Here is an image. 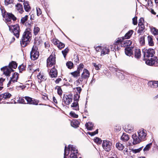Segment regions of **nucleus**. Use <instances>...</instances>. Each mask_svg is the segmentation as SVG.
<instances>
[{"label": "nucleus", "mask_w": 158, "mask_h": 158, "mask_svg": "<svg viewBox=\"0 0 158 158\" xmlns=\"http://www.w3.org/2000/svg\"><path fill=\"white\" fill-rule=\"evenodd\" d=\"M30 31V29L27 28L23 35L21 41H20L21 45L23 47H26L30 41L31 36V32Z\"/></svg>", "instance_id": "f257e3e1"}, {"label": "nucleus", "mask_w": 158, "mask_h": 158, "mask_svg": "<svg viewBox=\"0 0 158 158\" xmlns=\"http://www.w3.org/2000/svg\"><path fill=\"white\" fill-rule=\"evenodd\" d=\"M89 76V71L86 69H84L81 76L79 78L77 82L78 83L86 84Z\"/></svg>", "instance_id": "f03ea898"}, {"label": "nucleus", "mask_w": 158, "mask_h": 158, "mask_svg": "<svg viewBox=\"0 0 158 158\" xmlns=\"http://www.w3.org/2000/svg\"><path fill=\"white\" fill-rule=\"evenodd\" d=\"M70 150L71 151V153L77 154L78 153V150L75 146L70 144L68 145L67 148L66 146H65L64 148V158H66L65 156L68 155L69 153V151Z\"/></svg>", "instance_id": "7ed1b4c3"}, {"label": "nucleus", "mask_w": 158, "mask_h": 158, "mask_svg": "<svg viewBox=\"0 0 158 158\" xmlns=\"http://www.w3.org/2000/svg\"><path fill=\"white\" fill-rule=\"evenodd\" d=\"M10 31L12 32L14 35L17 38L19 36L20 29L18 24H16L11 26H9Z\"/></svg>", "instance_id": "20e7f679"}, {"label": "nucleus", "mask_w": 158, "mask_h": 158, "mask_svg": "<svg viewBox=\"0 0 158 158\" xmlns=\"http://www.w3.org/2000/svg\"><path fill=\"white\" fill-rule=\"evenodd\" d=\"M30 58L31 60H35L38 59L39 55V53L38 51V47L34 45L32 48L30 53Z\"/></svg>", "instance_id": "39448f33"}, {"label": "nucleus", "mask_w": 158, "mask_h": 158, "mask_svg": "<svg viewBox=\"0 0 158 158\" xmlns=\"http://www.w3.org/2000/svg\"><path fill=\"white\" fill-rule=\"evenodd\" d=\"M143 57L144 58L152 57L155 53L154 50L152 48H144L142 50Z\"/></svg>", "instance_id": "423d86ee"}, {"label": "nucleus", "mask_w": 158, "mask_h": 158, "mask_svg": "<svg viewBox=\"0 0 158 158\" xmlns=\"http://www.w3.org/2000/svg\"><path fill=\"white\" fill-rule=\"evenodd\" d=\"M102 146L103 148L107 152H109L112 147V143L107 140L103 141Z\"/></svg>", "instance_id": "0eeeda50"}, {"label": "nucleus", "mask_w": 158, "mask_h": 158, "mask_svg": "<svg viewBox=\"0 0 158 158\" xmlns=\"http://www.w3.org/2000/svg\"><path fill=\"white\" fill-rule=\"evenodd\" d=\"M146 63L149 65L157 66H158V59L156 57H154L153 58L149 59L146 60Z\"/></svg>", "instance_id": "6e6552de"}, {"label": "nucleus", "mask_w": 158, "mask_h": 158, "mask_svg": "<svg viewBox=\"0 0 158 158\" xmlns=\"http://www.w3.org/2000/svg\"><path fill=\"white\" fill-rule=\"evenodd\" d=\"M56 63L55 57L53 56L50 55L47 60V66L48 68L54 65Z\"/></svg>", "instance_id": "1a4fd4ad"}, {"label": "nucleus", "mask_w": 158, "mask_h": 158, "mask_svg": "<svg viewBox=\"0 0 158 158\" xmlns=\"http://www.w3.org/2000/svg\"><path fill=\"white\" fill-rule=\"evenodd\" d=\"M72 96L71 95L69 94L68 95L64 94L63 98L62 100L65 104L68 105L72 102Z\"/></svg>", "instance_id": "9d476101"}, {"label": "nucleus", "mask_w": 158, "mask_h": 158, "mask_svg": "<svg viewBox=\"0 0 158 158\" xmlns=\"http://www.w3.org/2000/svg\"><path fill=\"white\" fill-rule=\"evenodd\" d=\"M23 98L26 100L27 104L35 105H38V102L37 100L28 96H25Z\"/></svg>", "instance_id": "9b49d317"}, {"label": "nucleus", "mask_w": 158, "mask_h": 158, "mask_svg": "<svg viewBox=\"0 0 158 158\" xmlns=\"http://www.w3.org/2000/svg\"><path fill=\"white\" fill-rule=\"evenodd\" d=\"M1 69L3 72V74L6 76H9L11 73L14 71V70L12 69L7 66L3 67L1 68Z\"/></svg>", "instance_id": "f8f14e48"}, {"label": "nucleus", "mask_w": 158, "mask_h": 158, "mask_svg": "<svg viewBox=\"0 0 158 158\" xmlns=\"http://www.w3.org/2000/svg\"><path fill=\"white\" fill-rule=\"evenodd\" d=\"M138 134L139 137L141 140H144L146 139L147 134L146 130L142 129H140L138 131Z\"/></svg>", "instance_id": "ddd939ff"}, {"label": "nucleus", "mask_w": 158, "mask_h": 158, "mask_svg": "<svg viewBox=\"0 0 158 158\" xmlns=\"http://www.w3.org/2000/svg\"><path fill=\"white\" fill-rule=\"evenodd\" d=\"M18 77L19 74L17 73H14L12 77L11 78L10 80L9 81L7 85V87H9L10 86L12 82L13 83H15V82L17 81Z\"/></svg>", "instance_id": "4468645a"}, {"label": "nucleus", "mask_w": 158, "mask_h": 158, "mask_svg": "<svg viewBox=\"0 0 158 158\" xmlns=\"http://www.w3.org/2000/svg\"><path fill=\"white\" fill-rule=\"evenodd\" d=\"M132 137L133 139L132 143L133 145L139 143L142 141L139 137H138L136 134H133L132 135Z\"/></svg>", "instance_id": "2eb2a0df"}, {"label": "nucleus", "mask_w": 158, "mask_h": 158, "mask_svg": "<svg viewBox=\"0 0 158 158\" xmlns=\"http://www.w3.org/2000/svg\"><path fill=\"white\" fill-rule=\"evenodd\" d=\"M133 55H134L135 58L139 59L141 57V51L139 49H135L133 52Z\"/></svg>", "instance_id": "dca6fc26"}, {"label": "nucleus", "mask_w": 158, "mask_h": 158, "mask_svg": "<svg viewBox=\"0 0 158 158\" xmlns=\"http://www.w3.org/2000/svg\"><path fill=\"white\" fill-rule=\"evenodd\" d=\"M49 75L52 78L56 77L57 76V70L53 67V68L51 69Z\"/></svg>", "instance_id": "f3484780"}, {"label": "nucleus", "mask_w": 158, "mask_h": 158, "mask_svg": "<svg viewBox=\"0 0 158 158\" xmlns=\"http://www.w3.org/2000/svg\"><path fill=\"white\" fill-rule=\"evenodd\" d=\"M15 8L16 10L20 14H22L24 12L23 6L20 3H17L15 5Z\"/></svg>", "instance_id": "a211bd4d"}, {"label": "nucleus", "mask_w": 158, "mask_h": 158, "mask_svg": "<svg viewBox=\"0 0 158 158\" xmlns=\"http://www.w3.org/2000/svg\"><path fill=\"white\" fill-rule=\"evenodd\" d=\"M133 32V31L132 30H130L124 36L122 37V40H123L124 39H128L130 38Z\"/></svg>", "instance_id": "6ab92c4d"}, {"label": "nucleus", "mask_w": 158, "mask_h": 158, "mask_svg": "<svg viewBox=\"0 0 158 158\" xmlns=\"http://www.w3.org/2000/svg\"><path fill=\"white\" fill-rule=\"evenodd\" d=\"M148 85L149 87L152 88H156L158 86L157 81H150L148 82Z\"/></svg>", "instance_id": "aec40b11"}, {"label": "nucleus", "mask_w": 158, "mask_h": 158, "mask_svg": "<svg viewBox=\"0 0 158 158\" xmlns=\"http://www.w3.org/2000/svg\"><path fill=\"white\" fill-rule=\"evenodd\" d=\"M1 98L2 99H7L10 98L11 95L8 92H6L3 94H1Z\"/></svg>", "instance_id": "412c9836"}, {"label": "nucleus", "mask_w": 158, "mask_h": 158, "mask_svg": "<svg viewBox=\"0 0 158 158\" xmlns=\"http://www.w3.org/2000/svg\"><path fill=\"white\" fill-rule=\"evenodd\" d=\"M24 8L25 11L26 12H29L31 9V8L28 3V2L27 1L24 2L23 3Z\"/></svg>", "instance_id": "4be33fe9"}, {"label": "nucleus", "mask_w": 158, "mask_h": 158, "mask_svg": "<svg viewBox=\"0 0 158 158\" xmlns=\"http://www.w3.org/2000/svg\"><path fill=\"white\" fill-rule=\"evenodd\" d=\"M121 139L123 141L126 142L129 139V136L128 134L124 133L121 137Z\"/></svg>", "instance_id": "5701e85b"}, {"label": "nucleus", "mask_w": 158, "mask_h": 158, "mask_svg": "<svg viewBox=\"0 0 158 158\" xmlns=\"http://www.w3.org/2000/svg\"><path fill=\"white\" fill-rule=\"evenodd\" d=\"M125 53L127 56H130L133 54V51L131 48L128 47L125 48Z\"/></svg>", "instance_id": "b1692460"}, {"label": "nucleus", "mask_w": 158, "mask_h": 158, "mask_svg": "<svg viewBox=\"0 0 158 158\" xmlns=\"http://www.w3.org/2000/svg\"><path fill=\"white\" fill-rule=\"evenodd\" d=\"M109 52V49L106 47L103 48H102L101 55L102 56H103L106 54H108Z\"/></svg>", "instance_id": "393cba45"}, {"label": "nucleus", "mask_w": 158, "mask_h": 158, "mask_svg": "<svg viewBox=\"0 0 158 158\" xmlns=\"http://www.w3.org/2000/svg\"><path fill=\"white\" fill-rule=\"evenodd\" d=\"M85 126L88 130L91 131L93 129L94 124L92 122H89L85 124Z\"/></svg>", "instance_id": "a878e982"}, {"label": "nucleus", "mask_w": 158, "mask_h": 158, "mask_svg": "<svg viewBox=\"0 0 158 158\" xmlns=\"http://www.w3.org/2000/svg\"><path fill=\"white\" fill-rule=\"evenodd\" d=\"M71 106L74 110H79L78 102H73L71 105Z\"/></svg>", "instance_id": "bb28decb"}, {"label": "nucleus", "mask_w": 158, "mask_h": 158, "mask_svg": "<svg viewBox=\"0 0 158 158\" xmlns=\"http://www.w3.org/2000/svg\"><path fill=\"white\" fill-rule=\"evenodd\" d=\"M138 26L139 27V29L137 31V32L141 34L143 32V30L145 28L144 25L143 23H141L138 24Z\"/></svg>", "instance_id": "cd10ccee"}, {"label": "nucleus", "mask_w": 158, "mask_h": 158, "mask_svg": "<svg viewBox=\"0 0 158 158\" xmlns=\"http://www.w3.org/2000/svg\"><path fill=\"white\" fill-rule=\"evenodd\" d=\"M133 130V127L131 125H128L125 126V131L126 132H131Z\"/></svg>", "instance_id": "c85d7f7f"}, {"label": "nucleus", "mask_w": 158, "mask_h": 158, "mask_svg": "<svg viewBox=\"0 0 158 158\" xmlns=\"http://www.w3.org/2000/svg\"><path fill=\"white\" fill-rule=\"evenodd\" d=\"M148 40L149 46H152L154 45L152 36H148Z\"/></svg>", "instance_id": "c756f323"}, {"label": "nucleus", "mask_w": 158, "mask_h": 158, "mask_svg": "<svg viewBox=\"0 0 158 158\" xmlns=\"http://www.w3.org/2000/svg\"><path fill=\"white\" fill-rule=\"evenodd\" d=\"M17 64L15 62L12 61L9 63L8 67L12 69V68L15 69L17 68Z\"/></svg>", "instance_id": "7c9ffc66"}, {"label": "nucleus", "mask_w": 158, "mask_h": 158, "mask_svg": "<svg viewBox=\"0 0 158 158\" xmlns=\"http://www.w3.org/2000/svg\"><path fill=\"white\" fill-rule=\"evenodd\" d=\"M79 124V122L77 121H73L71 122V126L74 128H77L78 127Z\"/></svg>", "instance_id": "2f4dec72"}, {"label": "nucleus", "mask_w": 158, "mask_h": 158, "mask_svg": "<svg viewBox=\"0 0 158 158\" xmlns=\"http://www.w3.org/2000/svg\"><path fill=\"white\" fill-rule=\"evenodd\" d=\"M116 147L118 150H122L124 149V146L123 144L118 142L116 144Z\"/></svg>", "instance_id": "473e14b6"}, {"label": "nucleus", "mask_w": 158, "mask_h": 158, "mask_svg": "<svg viewBox=\"0 0 158 158\" xmlns=\"http://www.w3.org/2000/svg\"><path fill=\"white\" fill-rule=\"evenodd\" d=\"M6 15L11 19H12L13 21H15L17 19L11 13H7Z\"/></svg>", "instance_id": "72a5a7b5"}, {"label": "nucleus", "mask_w": 158, "mask_h": 158, "mask_svg": "<svg viewBox=\"0 0 158 158\" xmlns=\"http://www.w3.org/2000/svg\"><path fill=\"white\" fill-rule=\"evenodd\" d=\"M143 147L137 149H131V150L133 153L136 154L139 152L143 149Z\"/></svg>", "instance_id": "f704fd0d"}, {"label": "nucleus", "mask_w": 158, "mask_h": 158, "mask_svg": "<svg viewBox=\"0 0 158 158\" xmlns=\"http://www.w3.org/2000/svg\"><path fill=\"white\" fill-rule=\"evenodd\" d=\"M38 78L42 81H45L46 79V77L41 73H39V75L37 76Z\"/></svg>", "instance_id": "c9c22d12"}, {"label": "nucleus", "mask_w": 158, "mask_h": 158, "mask_svg": "<svg viewBox=\"0 0 158 158\" xmlns=\"http://www.w3.org/2000/svg\"><path fill=\"white\" fill-rule=\"evenodd\" d=\"M152 145V143H149V144H148L143 149L144 152H146L148 151L149 150L150 148H151V147Z\"/></svg>", "instance_id": "e433bc0d"}, {"label": "nucleus", "mask_w": 158, "mask_h": 158, "mask_svg": "<svg viewBox=\"0 0 158 158\" xmlns=\"http://www.w3.org/2000/svg\"><path fill=\"white\" fill-rule=\"evenodd\" d=\"M123 40L121 38H118V40L115 42L112 46H114L116 45H119V46L120 47V43L122 42Z\"/></svg>", "instance_id": "4c0bfd02"}, {"label": "nucleus", "mask_w": 158, "mask_h": 158, "mask_svg": "<svg viewBox=\"0 0 158 158\" xmlns=\"http://www.w3.org/2000/svg\"><path fill=\"white\" fill-rule=\"evenodd\" d=\"M80 72L77 70V71H75L74 72H72L71 73L73 76L74 77H76L77 76H79L80 75Z\"/></svg>", "instance_id": "58836bf2"}, {"label": "nucleus", "mask_w": 158, "mask_h": 158, "mask_svg": "<svg viewBox=\"0 0 158 158\" xmlns=\"http://www.w3.org/2000/svg\"><path fill=\"white\" fill-rule=\"evenodd\" d=\"M80 97V94L78 93H76L74 96V101L78 102Z\"/></svg>", "instance_id": "ea45409f"}, {"label": "nucleus", "mask_w": 158, "mask_h": 158, "mask_svg": "<svg viewBox=\"0 0 158 158\" xmlns=\"http://www.w3.org/2000/svg\"><path fill=\"white\" fill-rule=\"evenodd\" d=\"M66 65L68 68L71 69L73 67V64L72 62L69 61L66 63Z\"/></svg>", "instance_id": "a19ab883"}, {"label": "nucleus", "mask_w": 158, "mask_h": 158, "mask_svg": "<svg viewBox=\"0 0 158 158\" xmlns=\"http://www.w3.org/2000/svg\"><path fill=\"white\" fill-rule=\"evenodd\" d=\"M40 31V28L39 27L35 26L34 29V33L35 35H37Z\"/></svg>", "instance_id": "79ce46f5"}, {"label": "nucleus", "mask_w": 158, "mask_h": 158, "mask_svg": "<svg viewBox=\"0 0 158 158\" xmlns=\"http://www.w3.org/2000/svg\"><path fill=\"white\" fill-rule=\"evenodd\" d=\"M69 49L68 48H66L64 50L62 51V53L65 58L67 54L69 52Z\"/></svg>", "instance_id": "37998d69"}, {"label": "nucleus", "mask_w": 158, "mask_h": 158, "mask_svg": "<svg viewBox=\"0 0 158 158\" xmlns=\"http://www.w3.org/2000/svg\"><path fill=\"white\" fill-rule=\"evenodd\" d=\"M28 15H26L25 17L22 18L21 20V23L23 24H24L27 20Z\"/></svg>", "instance_id": "c03bdc74"}, {"label": "nucleus", "mask_w": 158, "mask_h": 158, "mask_svg": "<svg viewBox=\"0 0 158 158\" xmlns=\"http://www.w3.org/2000/svg\"><path fill=\"white\" fill-rule=\"evenodd\" d=\"M92 64L94 67L95 69L97 70L100 69V68L101 67V65L99 64H97L95 63H93Z\"/></svg>", "instance_id": "a18cd8bd"}, {"label": "nucleus", "mask_w": 158, "mask_h": 158, "mask_svg": "<svg viewBox=\"0 0 158 158\" xmlns=\"http://www.w3.org/2000/svg\"><path fill=\"white\" fill-rule=\"evenodd\" d=\"M144 37V36L140 37L139 39V41L142 45H143L145 44Z\"/></svg>", "instance_id": "49530a36"}, {"label": "nucleus", "mask_w": 158, "mask_h": 158, "mask_svg": "<svg viewBox=\"0 0 158 158\" xmlns=\"http://www.w3.org/2000/svg\"><path fill=\"white\" fill-rule=\"evenodd\" d=\"M151 30L154 35L158 34V30L156 29L155 27L152 28Z\"/></svg>", "instance_id": "de8ad7c7"}, {"label": "nucleus", "mask_w": 158, "mask_h": 158, "mask_svg": "<svg viewBox=\"0 0 158 158\" xmlns=\"http://www.w3.org/2000/svg\"><path fill=\"white\" fill-rule=\"evenodd\" d=\"M57 87H58V88H57V94L60 96H61V95H62V90L60 87V86H57L56 87V89Z\"/></svg>", "instance_id": "09e8293b"}, {"label": "nucleus", "mask_w": 158, "mask_h": 158, "mask_svg": "<svg viewBox=\"0 0 158 158\" xmlns=\"http://www.w3.org/2000/svg\"><path fill=\"white\" fill-rule=\"evenodd\" d=\"M98 129H97L95 131L93 132H87L88 134L91 135V136H93L96 134H98Z\"/></svg>", "instance_id": "8fccbe9b"}, {"label": "nucleus", "mask_w": 158, "mask_h": 158, "mask_svg": "<svg viewBox=\"0 0 158 158\" xmlns=\"http://www.w3.org/2000/svg\"><path fill=\"white\" fill-rule=\"evenodd\" d=\"M65 45L64 44L60 42L58 45H57L58 48L60 49L64 47Z\"/></svg>", "instance_id": "3c124183"}, {"label": "nucleus", "mask_w": 158, "mask_h": 158, "mask_svg": "<svg viewBox=\"0 0 158 158\" xmlns=\"http://www.w3.org/2000/svg\"><path fill=\"white\" fill-rule=\"evenodd\" d=\"M94 141L95 142L99 144H101L102 142V140L101 139L98 137H96V138L94 139Z\"/></svg>", "instance_id": "603ef678"}, {"label": "nucleus", "mask_w": 158, "mask_h": 158, "mask_svg": "<svg viewBox=\"0 0 158 158\" xmlns=\"http://www.w3.org/2000/svg\"><path fill=\"white\" fill-rule=\"evenodd\" d=\"M29 69L30 72L34 73L36 71H39V69H34L33 68L32 66H30L29 67Z\"/></svg>", "instance_id": "864d4df0"}, {"label": "nucleus", "mask_w": 158, "mask_h": 158, "mask_svg": "<svg viewBox=\"0 0 158 158\" xmlns=\"http://www.w3.org/2000/svg\"><path fill=\"white\" fill-rule=\"evenodd\" d=\"M70 115L75 118H77L78 117V115L76 114L74 112L71 111L70 113Z\"/></svg>", "instance_id": "5fc2aeb1"}, {"label": "nucleus", "mask_w": 158, "mask_h": 158, "mask_svg": "<svg viewBox=\"0 0 158 158\" xmlns=\"http://www.w3.org/2000/svg\"><path fill=\"white\" fill-rule=\"evenodd\" d=\"M5 21L6 23H8V24L10 23L11 22V19L9 18L7 15H6L5 18Z\"/></svg>", "instance_id": "6e6d98bb"}, {"label": "nucleus", "mask_w": 158, "mask_h": 158, "mask_svg": "<svg viewBox=\"0 0 158 158\" xmlns=\"http://www.w3.org/2000/svg\"><path fill=\"white\" fill-rule=\"evenodd\" d=\"M133 23L134 25H136L137 23V17H135L132 19Z\"/></svg>", "instance_id": "4d7b16f0"}, {"label": "nucleus", "mask_w": 158, "mask_h": 158, "mask_svg": "<svg viewBox=\"0 0 158 158\" xmlns=\"http://www.w3.org/2000/svg\"><path fill=\"white\" fill-rule=\"evenodd\" d=\"M18 68L19 69V72H21L22 71L24 70L25 69V67L23 65H21L19 66L18 67Z\"/></svg>", "instance_id": "13d9d810"}, {"label": "nucleus", "mask_w": 158, "mask_h": 158, "mask_svg": "<svg viewBox=\"0 0 158 158\" xmlns=\"http://www.w3.org/2000/svg\"><path fill=\"white\" fill-rule=\"evenodd\" d=\"M83 67H84L83 64H79V67H78L77 70H79L80 72L82 70V69L83 68Z\"/></svg>", "instance_id": "bf43d9fd"}, {"label": "nucleus", "mask_w": 158, "mask_h": 158, "mask_svg": "<svg viewBox=\"0 0 158 158\" xmlns=\"http://www.w3.org/2000/svg\"><path fill=\"white\" fill-rule=\"evenodd\" d=\"M117 74L120 79L123 80L124 78V76L121 73H119Z\"/></svg>", "instance_id": "052dcab7"}, {"label": "nucleus", "mask_w": 158, "mask_h": 158, "mask_svg": "<svg viewBox=\"0 0 158 158\" xmlns=\"http://www.w3.org/2000/svg\"><path fill=\"white\" fill-rule=\"evenodd\" d=\"M37 15L38 16L40 15L42 13L40 9V8H36Z\"/></svg>", "instance_id": "680f3d73"}, {"label": "nucleus", "mask_w": 158, "mask_h": 158, "mask_svg": "<svg viewBox=\"0 0 158 158\" xmlns=\"http://www.w3.org/2000/svg\"><path fill=\"white\" fill-rule=\"evenodd\" d=\"M69 158H77V154L74 153H71Z\"/></svg>", "instance_id": "e2e57ef3"}, {"label": "nucleus", "mask_w": 158, "mask_h": 158, "mask_svg": "<svg viewBox=\"0 0 158 158\" xmlns=\"http://www.w3.org/2000/svg\"><path fill=\"white\" fill-rule=\"evenodd\" d=\"M76 90L77 91V92L80 94L82 90V89L80 87H77L75 88Z\"/></svg>", "instance_id": "0e129e2a"}, {"label": "nucleus", "mask_w": 158, "mask_h": 158, "mask_svg": "<svg viewBox=\"0 0 158 158\" xmlns=\"http://www.w3.org/2000/svg\"><path fill=\"white\" fill-rule=\"evenodd\" d=\"M125 43L126 44L127 46L130 45H131L132 43L131 41L130 40H127L125 41Z\"/></svg>", "instance_id": "69168bd1"}, {"label": "nucleus", "mask_w": 158, "mask_h": 158, "mask_svg": "<svg viewBox=\"0 0 158 158\" xmlns=\"http://www.w3.org/2000/svg\"><path fill=\"white\" fill-rule=\"evenodd\" d=\"M19 101L20 103H23V104H26V103L25 102V101L24 99L22 98H19Z\"/></svg>", "instance_id": "338daca9"}, {"label": "nucleus", "mask_w": 158, "mask_h": 158, "mask_svg": "<svg viewBox=\"0 0 158 158\" xmlns=\"http://www.w3.org/2000/svg\"><path fill=\"white\" fill-rule=\"evenodd\" d=\"M144 23V19L143 18H141L139 20L138 24H140L141 23Z\"/></svg>", "instance_id": "774afa93"}]
</instances>
